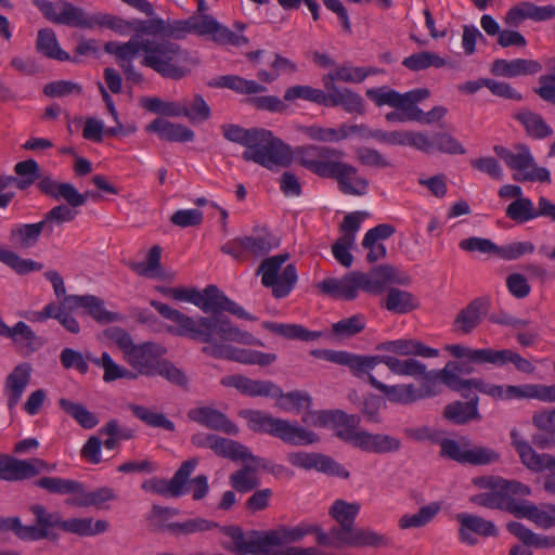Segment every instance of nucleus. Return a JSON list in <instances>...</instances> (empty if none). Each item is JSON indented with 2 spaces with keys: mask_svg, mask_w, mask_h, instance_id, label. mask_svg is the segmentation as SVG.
Segmentation results:
<instances>
[{
  "mask_svg": "<svg viewBox=\"0 0 555 555\" xmlns=\"http://www.w3.org/2000/svg\"><path fill=\"white\" fill-rule=\"evenodd\" d=\"M223 137L231 142L245 146L242 158L269 170L287 168L296 155L298 163L314 175L334 179L345 194L363 195L369 186L365 178L358 177V169L343 162L346 153L327 145L299 146L294 153L292 147L264 128H243L238 125L221 126Z\"/></svg>",
  "mask_w": 555,
  "mask_h": 555,
  "instance_id": "1",
  "label": "nucleus"
},
{
  "mask_svg": "<svg viewBox=\"0 0 555 555\" xmlns=\"http://www.w3.org/2000/svg\"><path fill=\"white\" fill-rule=\"evenodd\" d=\"M198 307L204 313L192 318L178 309L158 300H151L150 304L166 320L176 323V326H168V333L189 338L195 343L208 346L216 340H231L233 343L262 346V343L250 333L241 331L222 312H229L240 319L255 321L256 318L249 314L238 304L230 299L219 287L214 284L207 285L198 292Z\"/></svg>",
  "mask_w": 555,
  "mask_h": 555,
  "instance_id": "2",
  "label": "nucleus"
},
{
  "mask_svg": "<svg viewBox=\"0 0 555 555\" xmlns=\"http://www.w3.org/2000/svg\"><path fill=\"white\" fill-rule=\"evenodd\" d=\"M457 360L448 361L442 369L427 370V365L416 360L420 365L417 373L412 375L415 379H421L422 384L416 387L415 384H398L392 386H383L388 397L401 405L413 404L420 400L438 396L441 389L439 384L454 392L470 390L478 378H462L461 375H470L475 373V361L469 358H456Z\"/></svg>",
  "mask_w": 555,
  "mask_h": 555,
  "instance_id": "3",
  "label": "nucleus"
},
{
  "mask_svg": "<svg viewBox=\"0 0 555 555\" xmlns=\"http://www.w3.org/2000/svg\"><path fill=\"white\" fill-rule=\"evenodd\" d=\"M360 503H349L335 500L328 509V515L338 524L328 532L319 535V545L332 548L343 547H384L389 545V539L371 529L356 528L354 521L360 512Z\"/></svg>",
  "mask_w": 555,
  "mask_h": 555,
  "instance_id": "4",
  "label": "nucleus"
},
{
  "mask_svg": "<svg viewBox=\"0 0 555 555\" xmlns=\"http://www.w3.org/2000/svg\"><path fill=\"white\" fill-rule=\"evenodd\" d=\"M141 52V65L151 68L162 78L175 81L190 76L198 64L188 49L167 39H144Z\"/></svg>",
  "mask_w": 555,
  "mask_h": 555,
  "instance_id": "5",
  "label": "nucleus"
},
{
  "mask_svg": "<svg viewBox=\"0 0 555 555\" xmlns=\"http://www.w3.org/2000/svg\"><path fill=\"white\" fill-rule=\"evenodd\" d=\"M238 415L247 422L251 431L270 435L286 444L309 446L320 440L315 433L299 426L297 422L273 417L260 410H242Z\"/></svg>",
  "mask_w": 555,
  "mask_h": 555,
  "instance_id": "6",
  "label": "nucleus"
},
{
  "mask_svg": "<svg viewBox=\"0 0 555 555\" xmlns=\"http://www.w3.org/2000/svg\"><path fill=\"white\" fill-rule=\"evenodd\" d=\"M380 363L385 364L392 374L399 376L412 377V375L417 373V369L420 367L416 363V359L411 357L402 360L390 354L362 356L347 351L345 352L341 365L348 366L352 375L357 378H363L366 376L367 383L378 391L383 392L388 401L395 404H401V402L391 400L388 397L387 391L382 388V385H387L379 382L371 374V371Z\"/></svg>",
  "mask_w": 555,
  "mask_h": 555,
  "instance_id": "7",
  "label": "nucleus"
},
{
  "mask_svg": "<svg viewBox=\"0 0 555 555\" xmlns=\"http://www.w3.org/2000/svg\"><path fill=\"white\" fill-rule=\"evenodd\" d=\"M493 152L506 166L514 171L513 179L518 182H540L550 184L551 172L547 168L538 166L528 145L517 143L509 150L503 145H494Z\"/></svg>",
  "mask_w": 555,
  "mask_h": 555,
  "instance_id": "8",
  "label": "nucleus"
},
{
  "mask_svg": "<svg viewBox=\"0 0 555 555\" xmlns=\"http://www.w3.org/2000/svg\"><path fill=\"white\" fill-rule=\"evenodd\" d=\"M288 258L289 254L287 253L268 257L261 261L257 270V273L261 274L262 285L272 288V295L275 298L288 296L298 280L296 267L292 263L287 264L279 274Z\"/></svg>",
  "mask_w": 555,
  "mask_h": 555,
  "instance_id": "9",
  "label": "nucleus"
},
{
  "mask_svg": "<svg viewBox=\"0 0 555 555\" xmlns=\"http://www.w3.org/2000/svg\"><path fill=\"white\" fill-rule=\"evenodd\" d=\"M191 443L196 448H207L215 452L216 455L236 461H250L257 465L263 461L253 455L248 448L238 441L220 437L214 434L197 433L191 437Z\"/></svg>",
  "mask_w": 555,
  "mask_h": 555,
  "instance_id": "10",
  "label": "nucleus"
},
{
  "mask_svg": "<svg viewBox=\"0 0 555 555\" xmlns=\"http://www.w3.org/2000/svg\"><path fill=\"white\" fill-rule=\"evenodd\" d=\"M218 528L232 540L233 545L227 548L236 555H273L274 551L267 546L266 531L249 530L244 532L236 525Z\"/></svg>",
  "mask_w": 555,
  "mask_h": 555,
  "instance_id": "11",
  "label": "nucleus"
},
{
  "mask_svg": "<svg viewBox=\"0 0 555 555\" xmlns=\"http://www.w3.org/2000/svg\"><path fill=\"white\" fill-rule=\"evenodd\" d=\"M38 9L51 23L68 27L93 28V16H89L83 9L65 0H59L55 3L40 2Z\"/></svg>",
  "mask_w": 555,
  "mask_h": 555,
  "instance_id": "12",
  "label": "nucleus"
},
{
  "mask_svg": "<svg viewBox=\"0 0 555 555\" xmlns=\"http://www.w3.org/2000/svg\"><path fill=\"white\" fill-rule=\"evenodd\" d=\"M359 288L367 294L379 295L389 284L406 285L410 278L391 264L373 267L367 273L356 271Z\"/></svg>",
  "mask_w": 555,
  "mask_h": 555,
  "instance_id": "13",
  "label": "nucleus"
},
{
  "mask_svg": "<svg viewBox=\"0 0 555 555\" xmlns=\"http://www.w3.org/2000/svg\"><path fill=\"white\" fill-rule=\"evenodd\" d=\"M197 464L198 460L195 457L184 461L169 481L164 478L153 477L143 481L141 488L146 492L179 498L183 494L184 487Z\"/></svg>",
  "mask_w": 555,
  "mask_h": 555,
  "instance_id": "14",
  "label": "nucleus"
},
{
  "mask_svg": "<svg viewBox=\"0 0 555 555\" xmlns=\"http://www.w3.org/2000/svg\"><path fill=\"white\" fill-rule=\"evenodd\" d=\"M227 340H216L203 346L202 352L215 359H228L244 364H258L267 366L276 360L274 353H264L258 350L240 349L225 345Z\"/></svg>",
  "mask_w": 555,
  "mask_h": 555,
  "instance_id": "15",
  "label": "nucleus"
},
{
  "mask_svg": "<svg viewBox=\"0 0 555 555\" xmlns=\"http://www.w3.org/2000/svg\"><path fill=\"white\" fill-rule=\"evenodd\" d=\"M164 349L155 343L146 341L133 346L124 356L127 363L140 375L155 376V372L160 364V356Z\"/></svg>",
  "mask_w": 555,
  "mask_h": 555,
  "instance_id": "16",
  "label": "nucleus"
},
{
  "mask_svg": "<svg viewBox=\"0 0 555 555\" xmlns=\"http://www.w3.org/2000/svg\"><path fill=\"white\" fill-rule=\"evenodd\" d=\"M288 462L296 467L304 469H317L319 472L348 479L349 472L332 457L321 453H307L304 451L288 454Z\"/></svg>",
  "mask_w": 555,
  "mask_h": 555,
  "instance_id": "17",
  "label": "nucleus"
},
{
  "mask_svg": "<svg viewBox=\"0 0 555 555\" xmlns=\"http://www.w3.org/2000/svg\"><path fill=\"white\" fill-rule=\"evenodd\" d=\"M64 304L69 310L83 308L88 315L102 324L122 320L119 313L106 310L104 301L94 295H68L65 296Z\"/></svg>",
  "mask_w": 555,
  "mask_h": 555,
  "instance_id": "18",
  "label": "nucleus"
},
{
  "mask_svg": "<svg viewBox=\"0 0 555 555\" xmlns=\"http://www.w3.org/2000/svg\"><path fill=\"white\" fill-rule=\"evenodd\" d=\"M460 392L466 401L455 400L448 403L442 411L443 418L454 425H465L473 421H480L479 397L477 395L472 396L468 390Z\"/></svg>",
  "mask_w": 555,
  "mask_h": 555,
  "instance_id": "19",
  "label": "nucleus"
},
{
  "mask_svg": "<svg viewBox=\"0 0 555 555\" xmlns=\"http://www.w3.org/2000/svg\"><path fill=\"white\" fill-rule=\"evenodd\" d=\"M491 301L488 297H477L461 309L453 321V331L470 334L488 314Z\"/></svg>",
  "mask_w": 555,
  "mask_h": 555,
  "instance_id": "20",
  "label": "nucleus"
},
{
  "mask_svg": "<svg viewBox=\"0 0 555 555\" xmlns=\"http://www.w3.org/2000/svg\"><path fill=\"white\" fill-rule=\"evenodd\" d=\"M188 417L210 430L221 431L231 436H236L238 434V427L236 424H234L224 413L214 408L201 406L191 409L188 412Z\"/></svg>",
  "mask_w": 555,
  "mask_h": 555,
  "instance_id": "21",
  "label": "nucleus"
},
{
  "mask_svg": "<svg viewBox=\"0 0 555 555\" xmlns=\"http://www.w3.org/2000/svg\"><path fill=\"white\" fill-rule=\"evenodd\" d=\"M554 17L555 5L539 7L530 1H522L507 11L504 23L509 27H518L526 20L544 22Z\"/></svg>",
  "mask_w": 555,
  "mask_h": 555,
  "instance_id": "22",
  "label": "nucleus"
},
{
  "mask_svg": "<svg viewBox=\"0 0 555 555\" xmlns=\"http://www.w3.org/2000/svg\"><path fill=\"white\" fill-rule=\"evenodd\" d=\"M29 511L35 517L34 525L26 526V541H38L47 539L52 528H60L62 530L63 519L57 512L50 513L41 504H33Z\"/></svg>",
  "mask_w": 555,
  "mask_h": 555,
  "instance_id": "23",
  "label": "nucleus"
},
{
  "mask_svg": "<svg viewBox=\"0 0 555 555\" xmlns=\"http://www.w3.org/2000/svg\"><path fill=\"white\" fill-rule=\"evenodd\" d=\"M456 520L460 524L459 538L463 543L468 545H475L477 543V539L473 533L485 538L496 537L499 534L495 525L480 516L461 513L456 515Z\"/></svg>",
  "mask_w": 555,
  "mask_h": 555,
  "instance_id": "24",
  "label": "nucleus"
},
{
  "mask_svg": "<svg viewBox=\"0 0 555 555\" xmlns=\"http://www.w3.org/2000/svg\"><path fill=\"white\" fill-rule=\"evenodd\" d=\"M322 529L319 525L301 522L296 527L281 526L274 530L266 531L267 546L272 550L273 546L298 542L308 534H314L319 544V535Z\"/></svg>",
  "mask_w": 555,
  "mask_h": 555,
  "instance_id": "25",
  "label": "nucleus"
},
{
  "mask_svg": "<svg viewBox=\"0 0 555 555\" xmlns=\"http://www.w3.org/2000/svg\"><path fill=\"white\" fill-rule=\"evenodd\" d=\"M221 384L225 387H233L249 397L273 398L281 395V388L273 382L256 380L240 374L223 377Z\"/></svg>",
  "mask_w": 555,
  "mask_h": 555,
  "instance_id": "26",
  "label": "nucleus"
},
{
  "mask_svg": "<svg viewBox=\"0 0 555 555\" xmlns=\"http://www.w3.org/2000/svg\"><path fill=\"white\" fill-rule=\"evenodd\" d=\"M326 89V100L324 106H340L349 114L363 115L365 113L363 98L348 88H338L335 83L323 82Z\"/></svg>",
  "mask_w": 555,
  "mask_h": 555,
  "instance_id": "27",
  "label": "nucleus"
},
{
  "mask_svg": "<svg viewBox=\"0 0 555 555\" xmlns=\"http://www.w3.org/2000/svg\"><path fill=\"white\" fill-rule=\"evenodd\" d=\"M37 188L43 195L54 201L64 199L73 208L85 205V196L72 183L59 182L51 176L41 178Z\"/></svg>",
  "mask_w": 555,
  "mask_h": 555,
  "instance_id": "28",
  "label": "nucleus"
},
{
  "mask_svg": "<svg viewBox=\"0 0 555 555\" xmlns=\"http://www.w3.org/2000/svg\"><path fill=\"white\" fill-rule=\"evenodd\" d=\"M512 444L520 456L521 463L530 470L543 472L555 469V457L550 454H539L528 441L519 439L517 430L511 431Z\"/></svg>",
  "mask_w": 555,
  "mask_h": 555,
  "instance_id": "29",
  "label": "nucleus"
},
{
  "mask_svg": "<svg viewBox=\"0 0 555 555\" xmlns=\"http://www.w3.org/2000/svg\"><path fill=\"white\" fill-rule=\"evenodd\" d=\"M31 365L23 362L16 365L7 376L4 382V393L8 397V408L13 410L20 402L25 389L30 383Z\"/></svg>",
  "mask_w": 555,
  "mask_h": 555,
  "instance_id": "30",
  "label": "nucleus"
},
{
  "mask_svg": "<svg viewBox=\"0 0 555 555\" xmlns=\"http://www.w3.org/2000/svg\"><path fill=\"white\" fill-rule=\"evenodd\" d=\"M317 287L322 294L345 300L356 299L360 289L356 271L345 274L341 279H325L319 282Z\"/></svg>",
  "mask_w": 555,
  "mask_h": 555,
  "instance_id": "31",
  "label": "nucleus"
},
{
  "mask_svg": "<svg viewBox=\"0 0 555 555\" xmlns=\"http://www.w3.org/2000/svg\"><path fill=\"white\" fill-rule=\"evenodd\" d=\"M444 350L453 358H469L475 364L504 365L506 349L496 350L492 348L472 349L461 344L447 345Z\"/></svg>",
  "mask_w": 555,
  "mask_h": 555,
  "instance_id": "32",
  "label": "nucleus"
},
{
  "mask_svg": "<svg viewBox=\"0 0 555 555\" xmlns=\"http://www.w3.org/2000/svg\"><path fill=\"white\" fill-rule=\"evenodd\" d=\"M377 351L390 352L401 357H423L436 358L439 356V350L424 345L423 343L414 339H396L379 343L376 348Z\"/></svg>",
  "mask_w": 555,
  "mask_h": 555,
  "instance_id": "33",
  "label": "nucleus"
},
{
  "mask_svg": "<svg viewBox=\"0 0 555 555\" xmlns=\"http://www.w3.org/2000/svg\"><path fill=\"white\" fill-rule=\"evenodd\" d=\"M491 74L498 77L514 78L518 76L535 75L542 70V65L534 60L498 59L491 64Z\"/></svg>",
  "mask_w": 555,
  "mask_h": 555,
  "instance_id": "34",
  "label": "nucleus"
},
{
  "mask_svg": "<svg viewBox=\"0 0 555 555\" xmlns=\"http://www.w3.org/2000/svg\"><path fill=\"white\" fill-rule=\"evenodd\" d=\"M55 464H49L39 457L27 460L10 459V467L7 481H16L30 479L43 472L50 473L55 468Z\"/></svg>",
  "mask_w": 555,
  "mask_h": 555,
  "instance_id": "35",
  "label": "nucleus"
},
{
  "mask_svg": "<svg viewBox=\"0 0 555 555\" xmlns=\"http://www.w3.org/2000/svg\"><path fill=\"white\" fill-rule=\"evenodd\" d=\"M7 338H10L22 354L29 356L39 350L46 340L37 336L31 327L23 321H18L14 326H9Z\"/></svg>",
  "mask_w": 555,
  "mask_h": 555,
  "instance_id": "36",
  "label": "nucleus"
},
{
  "mask_svg": "<svg viewBox=\"0 0 555 555\" xmlns=\"http://www.w3.org/2000/svg\"><path fill=\"white\" fill-rule=\"evenodd\" d=\"M356 447L364 452L372 453H391L397 452L401 448V441L386 434H371L363 430L362 436L356 437Z\"/></svg>",
  "mask_w": 555,
  "mask_h": 555,
  "instance_id": "37",
  "label": "nucleus"
},
{
  "mask_svg": "<svg viewBox=\"0 0 555 555\" xmlns=\"http://www.w3.org/2000/svg\"><path fill=\"white\" fill-rule=\"evenodd\" d=\"M147 132L157 133L162 140L169 142H191L194 131L181 124H173L163 118H156L145 127Z\"/></svg>",
  "mask_w": 555,
  "mask_h": 555,
  "instance_id": "38",
  "label": "nucleus"
},
{
  "mask_svg": "<svg viewBox=\"0 0 555 555\" xmlns=\"http://www.w3.org/2000/svg\"><path fill=\"white\" fill-rule=\"evenodd\" d=\"M244 245L248 256L263 257L280 246V238L267 228L254 229L250 235L244 236Z\"/></svg>",
  "mask_w": 555,
  "mask_h": 555,
  "instance_id": "39",
  "label": "nucleus"
},
{
  "mask_svg": "<svg viewBox=\"0 0 555 555\" xmlns=\"http://www.w3.org/2000/svg\"><path fill=\"white\" fill-rule=\"evenodd\" d=\"M47 227L41 220L36 223H23L10 231V241L22 249L33 248L39 242L40 235L47 236Z\"/></svg>",
  "mask_w": 555,
  "mask_h": 555,
  "instance_id": "40",
  "label": "nucleus"
},
{
  "mask_svg": "<svg viewBox=\"0 0 555 555\" xmlns=\"http://www.w3.org/2000/svg\"><path fill=\"white\" fill-rule=\"evenodd\" d=\"M513 515L525 517L543 529L555 526V504H547L544 509L534 504H519L516 502Z\"/></svg>",
  "mask_w": 555,
  "mask_h": 555,
  "instance_id": "41",
  "label": "nucleus"
},
{
  "mask_svg": "<svg viewBox=\"0 0 555 555\" xmlns=\"http://www.w3.org/2000/svg\"><path fill=\"white\" fill-rule=\"evenodd\" d=\"M360 416L356 414H347L341 410H335L333 424L336 427V436L344 442L356 447V437L362 436L363 430H358L360 425Z\"/></svg>",
  "mask_w": 555,
  "mask_h": 555,
  "instance_id": "42",
  "label": "nucleus"
},
{
  "mask_svg": "<svg viewBox=\"0 0 555 555\" xmlns=\"http://www.w3.org/2000/svg\"><path fill=\"white\" fill-rule=\"evenodd\" d=\"M383 307L392 313L405 314L417 309L420 301L412 293L391 287L383 299Z\"/></svg>",
  "mask_w": 555,
  "mask_h": 555,
  "instance_id": "43",
  "label": "nucleus"
},
{
  "mask_svg": "<svg viewBox=\"0 0 555 555\" xmlns=\"http://www.w3.org/2000/svg\"><path fill=\"white\" fill-rule=\"evenodd\" d=\"M212 88H227L240 94H257L267 90L263 85L248 80L237 75H223L208 82Z\"/></svg>",
  "mask_w": 555,
  "mask_h": 555,
  "instance_id": "44",
  "label": "nucleus"
},
{
  "mask_svg": "<svg viewBox=\"0 0 555 555\" xmlns=\"http://www.w3.org/2000/svg\"><path fill=\"white\" fill-rule=\"evenodd\" d=\"M515 119L524 126L526 133L532 139L543 140L553 134L552 128L538 113L521 109L515 115Z\"/></svg>",
  "mask_w": 555,
  "mask_h": 555,
  "instance_id": "45",
  "label": "nucleus"
},
{
  "mask_svg": "<svg viewBox=\"0 0 555 555\" xmlns=\"http://www.w3.org/2000/svg\"><path fill=\"white\" fill-rule=\"evenodd\" d=\"M261 326L276 335L287 339H299L302 341H311L321 337L320 332H312L300 324H284L264 321Z\"/></svg>",
  "mask_w": 555,
  "mask_h": 555,
  "instance_id": "46",
  "label": "nucleus"
},
{
  "mask_svg": "<svg viewBox=\"0 0 555 555\" xmlns=\"http://www.w3.org/2000/svg\"><path fill=\"white\" fill-rule=\"evenodd\" d=\"M506 528L513 535L518 538L527 546H534L538 548L555 547L554 535L547 537L537 534L518 521H509L506 525Z\"/></svg>",
  "mask_w": 555,
  "mask_h": 555,
  "instance_id": "47",
  "label": "nucleus"
},
{
  "mask_svg": "<svg viewBox=\"0 0 555 555\" xmlns=\"http://www.w3.org/2000/svg\"><path fill=\"white\" fill-rule=\"evenodd\" d=\"M36 49L48 59L57 61H69L70 56L60 47L55 33L51 28H43L38 31Z\"/></svg>",
  "mask_w": 555,
  "mask_h": 555,
  "instance_id": "48",
  "label": "nucleus"
},
{
  "mask_svg": "<svg viewBox=\"0 0 555 555\" xmlns=\"http://www.w3.org/2000/svg\"><path fill=\"white\" fill-rule=\"evenodd\" d=\"M108 522L106 520L99 519L93 521L92 518H72L63 520L62 530L70 533H75L81 537H92L99 533L107 531Z\"/></svg>",
  "mask_w": 555,
  "mask_h": 555,
  "instance_id": "49",
  "label": "nucleus"
},
{
  "mask_svg": "<svg viewBox=\"0 0 555 555\" xmlns=\"http://www.w3.org/2000/svg\"><path fill=\"white\" fill-rule=\"evenodd\" d=\"M116 499L117 496L113 489L108 487H102L90 492H86L83 489L81 492H77L76 496L66 500V504L77 507H102L105 502Z\"/></svg>",
  "mask_w": 555,
  "mask_h": 555,
  "instance_id": "50",
  "label": "nucleus"
},
{
  "mask_svg": "<svg viewBox=\"0 0 555 555\" xmlns=\"http://www.w3.org/2000/svg\"><path fill=\"white\" fill-rule=\"evenodd\" d=\"M34 483L51 494H77L83 490V483L80 481L61 477H41Z\"/></svg>",
  "mask_w": 555,
  "mask_h": 555,
  "instance_id": "51",
  "label": "nucleus"
},
{
  "mask_svg": "<svg viewBox=\"0 0 555 555\" xmlns=\"http://www.w3.org/2000/svg\"><path fill=\"white\" fill-rule=\"evenodd\" d=\"M469 501L479 506L507 511L511 514L514 513L516 505L515 499L505 495L500 489L472 495Z\"/></svg>",
  "mask_w": 555,
  "mask_h": 555,
  "instance_id": "52",
  "label": "nucleus"
},
{
  "mask_svg": "<svg viewBox=\"0 0 555 555\" xmlns=\"http://www.w3.org/2000/svg\"><path fill=\"white\" fill-rule=\"evenodd\" d=\"M168 527V532L173 537H181V535H190L198 532H205L210 531L212 529H216L219 527V525L216 521L196 517V518H189L184 521H173L170 522Z\"/></svg>",
  "mask_w": 555,
  "mask_h": 555,
  "instance_id": "53",
  "label": "nucleus"
},
{
  "mask_svg": "<svg viewBox=\"0 0 555 555\" xmlns=\"http://www.w3.org/2000/svg\"><path fill=\"white\" fill-rule=\"evenodd\" d=\"M402 65L412 72H420L429 67H444L447 65V60L431 51H420L404 57Z\"/></svg>",
  "mask_w": 555,
  "mask_h": 555,
  "instance_id": "54",
  "label": "nucleus"
},
{
  "mask_svg": "<svg viewBox=\"0 0 555 555\" xmlns=\"http://www.w3.org/2000/svg\"><path fill=\"white\" fill-rule=\"evenodd\" d=\"M438 444H440V456L466 464L467 448L472 447V441L467 437L462 436L459 440L439 438Z\"/></svg>",
  "mask_w": 555,
  "mask_h": 555,
  "instance_id": "55",
  "label": "nucleus"
},
{
  "mask_svg": "<svg viewBox=\"0 0 555 555\" xmlns=\"http://www.w3.org/2000/svg\"><path fill=\"white\" fill-rule=\"evenodd\" d=\"M128 409L137 418L150 427L163 428L168 431H173L176 429L175 423L167 418L164 413H157L149 408L133 403L129 404Z\"/></svg>",
  "mask_w": 555,
  "mask_h": 555,
  "instance_id": "56",
  "label": "nucleus"
},
{
  "mask_svg": "<svg viewBox=\"0 0 555 555\" xmlns=\"http://www.w3.org/2000/svg\"><path fill=\"white\" fill-rule=\"evenodd\" d=\"M256 467L244 465L242 468L230 475L229 482L231 487L240 493L250 492L257 489L260 485V480L256 476Z\"/></svg>",
  "mask_w": 555,
  "mask_h": 555,
  "instance_id": "57",
  "label": "nucleus"
},
{
  "mask_svg": "<svg viewBox=\"0 0 555 555\" xmlns=\"http://www.w3.org/2000/svg\"><path fill=\"white\" fill-rule=\"evenodd\" d=\"M143 38L133 36L125 43L117 41H108L104 44V51L108 54H113L119 62L131 61L135 55L141 52V44Z\"/></svg>",
  "mask_w": 555,
  "mask_h": 555,
  "instance_id": "58",
  "label": "nucleus"
},
{
  "mask_svg": "<svg viewBox=\"0 0 555 555\" xmlns=\"http://www.w3.org/2000/svg\"><path fill=\"white\" fill-rule=\"evenodd\" d=\"M440 508V503L434 502L421 507L416 514H405L399 519V527L401 529L424 527L436 517Z\"/></svg>",
  "mask_w": 555,
  "mask_h": 555,
  "instance_id": "59",
  "label": "nucleus"
},
{
  "mask_svg": "<svg viewBox=\"0 0 555 555\" xmlns=\"http://www.w3.org/2000/svg\"><path fill=\"white\" fill-rule=\"evenodd\" d=\"M0 262L7 264L17 274L24 275L43 268L41 262L24 259L18 254L0 247Z\"/></svg>",
  "mask_w": 555,
  "mask_h": 555,
  "instance_id": "60",
  "label": "nucleus"
},
{
  "mask_svg": "<svg viewBox=\"0 0 555 555\" xmlns=\"http://www.w3.org/2000/svg\"><path fill=\"white\" fill-rule=\"evenodd\" d=\"M59 404L63 411L70 415L81 427L91 429L99 423L96 415L88 411L82 404L61 398Z\"/></svg>",
  "mask_w": 555,
  "mask_h": 555,
  "instance_id": "61",
  "label": "nucleus"
},
{
  "mask_svg": "<svg viewBox=\"0 0 555 555\" xmlns=\"http://www.w3.org/2000/svg\"><path fill=\"white\" fill-rule=\"evenodd\" d=\"M77 211L73 209L68 204H60L54 206L49 211L43 215L42 221L44 222L47 229V236H51L54 232L55 225H62L63 223L73 221Z\"/></svg>",
  "mask_w": 555,
  "mask_h": 555,
  "instance_id": "62",
  "label": "nucleus"
},
{
  "mask_svg": "<svg viewBox=\"0 0 555 555\" xmlns=\"http://www.w3.org/2000/svg\"><path fill=\"white\" fill-rule=\"evenodd\" d=\"M535 211L537 208H534L532 201L528 197H522L514 199L508 204L505 209V215L516 223L522 224L535 219Z\"/></svg>",
  "mask_w": 555,
  "mask_h": 555,
  "instance_id": "63",
  "label": "nucleus"
},
{
  "mask_svg": "<svg viewBox=\"0 0 555 555\" xmlns=\"http://www.w3.org/2000/svg\"><path fill=\"white\" fill-rule=\"evenodd\" d=\"M306 100L319 105L325 104L326 92L321 89L313 88L311 86L306 85H297L289 87L285 90L284 100L285 101H295V100Z\"/></svg>",
  "mask_w": 555,
  "mask_h": 555,
  "instance_id": "64",
  "label": "nucleus"
}]
</instances>
